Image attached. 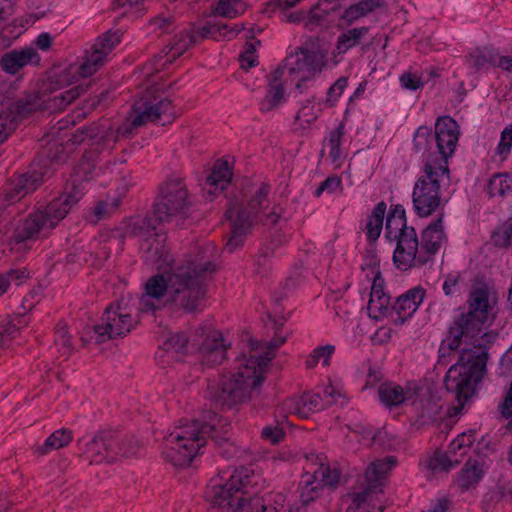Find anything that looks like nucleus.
<instances>
[{"label": "nucleus", "mask_w": 512, "mask_h": 512, "mask_svg": "<svg viewBox=\"0 0 512 512\" xmlns=\"http://www.w3.org/2000/svg\"><path fill=\"white\" fill-rule=\"evenodd\" d=\"M166 240L165 233H155L153 241L146 238L140 245L145 262L158 270H169L146 281L138 310L148 313L171 305L174 310L185 313L202 311L207 283L215 265L203 256H188L174 261L166 247Z\"/></svg>", "instance_id": "f257e3e1"}, {"label": "nucleus", "mask_w": 512, "mask_h": 512, "mask_svg": "<svg viewBox=\"0 0 512 512\" xmlns=\"http://www.w3.org/2000/svg\"><path fill=\"white\" fill-rule=\"evenodd\" d=\"M274 337L268 342H252L248 353H244L235 360V371L224 375L217 384H210L207 390L208 398L219 407L232 408L248 400L254 391H257L264 380V373L275 351L287 339L281 333L285 318L274 319Z\"/></svg>", "instance_id": "f03ea898"}, {"label": "nucleus", "mask_w": 512, "mask_h": 512, "mask_svg": "<svg viewBox=\"0 0 512 512\" xmlns=\"http://www.w3.org/2000/svg\"><path fill=\"white\" fill-rule=\"evenodd\" d=\"M444 213L441 212L421 233L418 239L416 230L407 225L402 206L392 209L386 218L385 238L395 243L393 261L398 269L408 270L426 264L447 241L443 228Z\"/></svg>", "instance_id": "7ed1b4c3"}, {"label": "nucleus", "mask_w": 512, "mask_h": 512, "mask_svg": "<svg viewBox=\"0 0 512 512\" xmlns=\"http://www.w3.org/2000/svg\"><path fill=\"white\" fill-rule=\"evenodd\" d=\"M177 117V111L172 101L162 94L147 90L132 106L127 121L121 124L116 135L110 125L96 124L79 128L68 140L72 145H79L86 140L95 144L115 142L120 136H128L133 128H138L150 122L162 125L171 123Z\"/></svg>", "instance_id": "20e7f679"}, {"label": "nucleus", "mask_w": 512, "mask_h": 512, "mask_svg": "<svg viewBox=\"0 0 512 512\" xmlns=\"http://www.w3.org/2000/svg\"><path fill=\"white\" fill-rule=\"evenodd\" d=\"M85 185L78 177L71 179L65 191L47 205H41L21 221L15 231L17 243L46 238L67 216L85 193Z\"/></svg>", "instance_id": "39448f33"}, {"label": "nucleus", "mask_w": 512, "mask_h": 512, "mask_svg": "<svg viewBox=\"0 0 512 512\" xmlns=\"http://www.w3.org/2000/svg\"><path fill=\"white\" fill-rule=\"evenodd\" d=\"M467 303L468 311L453 320L446 337L440 344L439 358L441 361L451 352L459 350L462 344L476 342V337L482 333L483 326L494 318V303L490 298L487 287L473 288Z\"/></svg>", "instance_id": "423d86ee"}, {"label": "nucleus", "mask_w": 512, "mask_h": 512, "mask_svg": "<svg viewBox=\"0 0 512 512\" xmlns=\"http://www.w3.org/2000/svg\"><path fill=\"white\" fill-rule=\"evenodd\" d=\"M190 348H196L201 363L206 366L221 364L225 359L227 346L222 333L210 325L199 326L188 338L184 333H171L156 353V358L162 366L180 361Z\"/></svg>", "instance_id": "0eeeda50"}, {"label": "nucleus", "mask_w": 512, "mask_h": 512, "mask_svg": "<svg viewBox=\"0 0 512 512\" xmlns=\"http://www.w3.org/2000/svg\"><path fill=\"white\" fill-rule=\"evenodd\" d=\"M269 191V186L262 183L246 206L235 204L227 210L231 231L225 249L230 253L243 245L253 223L272 227L278 222L281 209L275 205L270 207Z\"/></svg>", "instance_id": "6e6552de"}, {"label": "nucleus", "mask_w": 512, "mask_h": 512, "mask_svg": "<svg viewBox=\"0 0 512 512\" xmlns=\"http://www.w3.org/2000/svg\"><path fill=\"white\" fill-rule=\"evenodd\" d=\"M188 190L180 179H169L160 188L152 216L136 217L130 224L131 232L145 240L154 239L156 224L171 222L185 216L190 208Z\"/></svg>", "instance_id": "1a4fd4ad"}, {"label": "nucleus", "mask_w": 512, "mask_h": 512, "mask_svg": "<svg viewBox=\"0 0 512 512\" xmlns=\"http://www.w3.org/2000/svg\"><path fill=\"white\" fill-rule=\"evenodd\" d=\"M459 139V126L449 116L439 117L434 132L426 126H420L413 138L415 153L419 154L422 163H430L443 169L448 168V158L456 149Z\"/></svg>", "instance_id": "9d476101"}, {"label": "nucleus", "mask_w": 512, "mask_h": 512, "mask_svg": "<svg viewBox=\"0 0 512 512\" xmlns=\"http://www.w3.org/2000/svg\"><path fill=\"white\" fill-rule=\"evenodd\" d=\"M462 350L459 361L449 368L444 378L446 390L454 394L459 404L457 409H462L475 395L476 388L486 372L488 359L486 349L480 345Z\"/></svg>", "instance_id": "9b49d317"}, {"label": "nucleus", "mask_w": 512, "mask_h": 512, "mask_svg": "<svg viewBox=\"0 0 512 512\" xmlns=\"http://www.w3.org/2000/svg\"><path fill=\"white\" fill-rule=\"evenodd\" d=\"M230 424L214 414L209 423L199 420L182 423L175 427L166 437V445L176 444L179 448H204L210 445L229 444Z\"/></svg>", "instance_id": "f8f14e48"}, {"label": "nucleus", "mask_w": 512, "mask_h": 512, "mask_svg": "<svg viewBox=\"0 0 512 512\" xmlns=\"http://www.w3.org/2000/svg\"><path fill=\"white\" fill-rule=\"evenodd\" d=\"M120 43L117 32L107 31L99 36L91 49L75 63L55 76V84L59 91L76 83L80 78H87L95 74L107 61L108 55Z\"/></svg>", "instance_id": "ddd939ff"}, {"label": "nucleus", "mask_w": 512, "mask_h": 512, "mask_svg": "<svg viewBox=\"0 0 512 512\" xmlns=\"http://www.w3.org/2000/svg\"><path fill=\"white\" fill-rule=\"evenodd\" d=\"M422 171L423 174L414 184L412 202L419 217H429L437 210H443L446 204L441 188L449 181L450 171L430 163H423Z\"/></svg>", "instance_id": "4468645a"}, {"label": "nucleus", "mask_w": 512, "mask_h": 512, "mask_svg": "<svg viewBox=\"0 0 512 512\" xmlns=\"http://www.w3.org/2000/svg\"><path fill=\"white\" fill-rule=\"evenodd\" d=\"M85 91L86 88L82 85L73 86L65 91L53 88L48 95L44 92L26 95L10 103L7 110L18 123L21 119L39 110L61 111L80 95L84 94Z\"/></svg>", "instance_id": "2eb2a0df"}, {"label": "nucleus", "mask_w": 512, "mask_h": 512, "mask_svg": "<svg viewBox=\"0 0 512 512\" xmlns=\"http://www.w3.org/2000/svg\"><path fill=\"white\" fill-rule=\"evenodd\" d=\"M394 456L373 461L365 472V488L347 496L349 505L346 512H383L384 507L372 505L376 494L382 492L388 473L396 466Z\"/></svg>", "instance_id": "dca6fc26"}, {"label": "nucleus", "mask_w": 512, "mask_h": 512, "mask_svg": "<svg viewBox=\"0 0 512 512\" xmlns=\"http://www.w3.org/2000/svg\"><path fill=\"white\" fill-rule=\"evenodd\" d=\"M258 476L247 467L234 470L229 479L223 482L222 477L213 478L207 487L205 497L212 508L219 512H231L242 488L257 484Z\"/></svg>", "instance_id": "f3484780"}, {"label": "nucleus", "mask_w": 512, "mask_h": 512, "mask_svg": "<svg viewBox=\"0 0 512 512\" xmlns=\"http://www.w3.org/2000/svg\"><path fill=\"white\" fill-rule=\"evenodd\" d=\"M324 66V55L305 48H298L294 53L287 56L282 65L276 70L290 84L295 82L296 89L302 92L303 83L313 79Z\"/></svg>", "instance_id": "a211bd4d"}, {"label": "nucleus", "mask_w": 512, "mask_h": 512, "mask_svg": "<svg viewBox=\"0 0 512 512\" xmlns=\"http://www.w3.org/2000/svg\"><path fill=\"white\" fill-rule=\"evenodd\" d=\"M136 323L137 320L131 316L127 307L111 304L93 327L95 341L100 344L125 336L135 327Z\"/></svg>", "instance_id": "6ab92c4d"}, {"label": "nucleus", "mask_w": 512, "mask_h": 512, "mask_svg": "<svg viewBox=\"0 0 512 512\" xmlns=\"http://www.w3.org/2000/svg\"><path fill=\"white\" fill-rule=\"evenodd\" d=\"M46 161L44 159L34 161L27 173L15 177L5 190V199L13 203L35 191L41 185L45 176L51 173Z\"/></svg>", "instance_id": "aec40b11"}, {"label": "nucleus", "mask_w": 512, "mask_h": 512, "mask_svg": "<svg viewBox=\"0 0 512 512\" xmlns=\"http://www.w3.org/2000/svg\"><path fill=\"white\" fill-rule=\"evenodd\" d=\"M299 492L301 506L290 509V512H310V509L314 512H325V503L320 500V497L326 490L320 479H315L310 472H307L299 483Z\"/></svg>", "instance_id": "412c9836"}, {"label": "nucleus", "mask_w": 512, "mask_h": 512, "mask_svg": "<svg viewBox=\"0 0 512 512\" xmlns=\"http://www.w3.org/2000/svg\"><path fill=\"white\" fill-rule=\"evenodd\" d=\"M378 396L383 405L388 408L396 407L406 402L417 406L416 398L419 388L416 384L408 383L406 386L388 382L382 383L378 388Z\"/></svg>", "instance_id": "4be33fe9"}, {"label": "nucleus", "mask_w": 512, "mask_h": 512, "mask_svg": "<svg viewBox=\"0 0 512 512\" xmlns=\"http://www.w3.org/2000/svg\"><path fill=\"white\" fill-rule=\"evenodd\" d=\"M489 465L490 460L481 453H475L474 456L470 457L457 478V484L461 490L467 491L478 484L485 475Z\"/></svg>", "instance_id": "5701e85b"}, {"label": "nucleus", "mask_w": 512, "mask_h": 512, "mask_svg": "<svg viewBox=\"0 0 512 512\" xmlns=\"http://www.w3.org/2000/svg\"><path fill=\"white\" fill-rule=\"evenodd\" d=\"M288 84L289 81L275 69L268 78L266 94L259 102L260 111L267 113L282 105L286 101L285 87Z\"/></svg>", "instance_id": "b1692460"}, {"label": "nucleus", "mask_w": 512, "mask_h": 512, "mask_svg": "<svg viewBox=\"0 0 512 512\" xmlns=\"http://www.w3.org/2000/svg\"><path fill=\"white\" fill-rule=\"evenodd\" d=\"M40 60V55L34 48L25 47L5 53L0 58V66L5 73L15 75L29 64H39Z\"/></svg>", "instance_id": "393cba45"}, {"label": "nucleus", "mask_w": 512, "mask_h": 512, "mask_svg": "<svg viewBox=\"0 0 512 512\" xmlns=\"http://www.w3.org/2000/svg\"><path fill=\"white\" fill-rule=\"evenodd\" d=\"M424 296L425 290L421 287L412 288L405 294L399 296L392 309L396 314L394 322L396 324H403L409 319L417 311Z\"/></svg>", "instance_id": "a878e982"}, {"label": "nucleus", "mask_w": 512, "mask_h": 512, "mask_svg": "<svg viewBox=\"0 0 512 512\" xmlns=\"http://www.w3.org/2000/svg\"><path fill=\"white\" fill-rule=\"evenodd\" d=\"M232 179V172L227 161L218 160L203 186L204 195L212 200L213 196L227 188Z\"/></svg>", "instance_id": "bb28decb"}, {"label": "nucleus", "mask_w": 512, "mask_h": 512, "mask_svg": "<svg viewBox=\"0 0 512 512\" xmlns=\"http://www.w3.org/2000/svg\"><path fill=\"white\" fill-rule=\"evenodd\" d=\"M284 408L291 414L301 418H308L312 413L325 408L320 393H303L284 402Z\"/></svg>", "instance_id": "cd10ccee"}, {"label": "nucleus", "mask_w": 512, "mask_h": 512, "mask_svg": "<svg viewBox=\"0 0 512 512\" xmlns=\"http://www.w3.org/2000/svg\"><path fill=\"white\" fill-rule=\"evenodd\" d=\"M367 311L369 317L375 320L387 317L391 312L390 297L384 292L382 279L379 276L374 278Z\"/></svg>", "instance_id": "c85d7f7f"}, {"label": "nucleus", "mask_w": 512, "mask_h": 512, "mask_svg": "<svg viewBox=\"0 0 512 512\" xmlns=\"http://www.w3.org/2000/svg\"><path fill=\"white\" fill-rule=\"evenodd\" d=\"M459 463L460 460L456 457L455 450H434L421 462L424 469L431 475L448 472Z\"/></svg>", "instance_id": "c756f323"}, {"label": "nucleus", "mask_w": 512, "mask_h": 512, "mask_svg": "<svg viewBox=\"0 0 512 512\" xmlns=\"http://www.w3.org/2000/svg\"><path fill=\"white\" fill-rule=\"evenodd\" d=\"M197 42L198 38L195 33H192L191 29L175 35L171 44L165 47L161 52L160 57L166 58L162 66H165L167 63H172L178 57L183 55L191 45L196 44Z\"/></svg>", "instance_id": "7c9ffc66"}, {"label": "nucleus", "mask_w": 512, "mask_h": 512, "mask_svg": "<svg viewBox=\"0 0 512 512\" xmlns=\"http://www.w3.org/2000/svg\"><path fill=\"white\" fill-rule=\"evenodd\" d=\"M243 27L235 25L230 27L227 24L206 22L201 27L193 26L192 33H195L198 41L205 38H212L216 41L231 39L232 36L237 35Z\"/></svg>", "instance_id": "2f4dec72"}, {"label": "nucleus", "mask_w": 512, "mask_h": 512, "mask_svg": "<svg viewBox=\"0 0 512 512\" xmlns=\"http://www.w3.org/2000/svg\"><path fill=\"white\" fill-rule=\"evenodd\" d=\"M162 457L177 469L196 467L200 461V450H164Z\"/></svg>", "instance_id": "473e14b6"}, {"label": "nucleus", "mask_w": 512, "mask_h": 512, "mask_svg": "<svg viewBox=\"0 0 512 512\" xmlns=\"http://www.w3.org/2000/svg\"><path fill=\"white\" fill-rule=\"evenodd\" d=\"M321 112L320 102L317 104L313 99H308L298 110L295 121H294V130L295 131H304L310 129L314 122L319 117Z\"/></svg>", "instance_id": "72a5a7b5"}, {"label": "nucleus", "mask_w": 512, "mask_h": 512, "mask_svg": "<svg viewBox=\"0 0 512 512\" xmlns=\"http://www.w3.org/2000/svg\"><path fill=\"white\" fill-rule=\"evenodd\" d=\"M498 52L490 47L475 48L469 53L467 63L475 71L487 70L489 67H496Z\"/></svg>", "instance_id": "f704fd0d"}, {"label": "nucleus", "mask_w": 512, "mask_h": 512, "mask_svg": "<svg viewBox=\"0 0 512 512\" xmlns=\"http://www.w3.org/2000/svg\"><path fill=\"white\" fill-rule=\"evenodd\" d=\"M307 461H313L314 459L319 462V467L310 472L315 479H320L322 485H324V489L329 491L332 486H334L340 477V473L336 468H330L329 465H326L323 462L322 456L317 455L314 457L313 453H310L306 456Z\"/></svg>", "instance_id": "c9c22d12"}, {"label": "nucleus", "mask_w": 512, "mask_h": 512, "mask_svg": "<svg viewBox=\"0 0 512 512\" xmlns=\"http://www.w3.org/2000/svg\"><path fill=\"white\" fill-rule=\"evenodd\" d=\"M369 32V27L361 26L348 29L341 33L336 42V52L338 54H344L350 49L360 44L362 38H364Z\"/></svg>", "instance_id": "e433bc0d"}, {"label": "nucleus", "mask_w": 512, "mask_h": 512, "mask_svg": "<svg viewBox=\"0 0 512 512\" xmlns=\"http://www.w3.org/2000/svg\"><path fill=\"white\" fill-rule=\"evenodd\" d=\"M385 213L386 204L382 201L374 207L372 213L369 215L365 226L366 236L369 241L374 242L379 238L383 228Z\"/></svg>", "instance_id": "4c0bfd02"}, {"label": "nucleus", "mask_w": 512, "mask_h": 512, "mask_svg": "<svg viewBox=\"0 0 512 512\" xmlns=\"http://www.w3.org/2000/svg\"><path fill=\"white\" fill-rule=\"evenodd\" d=\"M343 136L344 125L340 123L338 127L329 133L327 142L325 143V147H329V157L336 166H340L343 159V152L341 150Z\"/></svg>", "instance_id": "58836bf2"}, {"label": "nucleus", "mask_w": 512, "mask_h": 512, "mask_svg": "<svg viewBox=\"0 0 512 512\" xmlns=\"http://www.w3.org/2000/svg\"><path fill=\"white\" fill-rule=\"evenodd\" d=\"M231 512H276V508H268L261 496H253L245 500L240 493Z\"/></svg>", "instance_id": "ea45409f"}, {"label": "nucleus", "mask_w": 512, "mask_h": 512, "mask_svg": "<svg viewBox=\"0 0 512 512\" xmlns=\"http://www.w3.org/2000/svg\"><path fill=\"white\" fill-rule=\"evenodd\" d=\"M246 10V4L243 0H219L213 9V14L233 19L241 15Z\"/></svg>", "instance_id": "a19ab883"}, {"label": "nucleus", "mask_w": 512, "mask_h": 512, "mask_svg": "<svg viewBox=\"0 0 512 512\" xmlns=\"http://www.w3.org/2000/svg\"><path fill=\"white\" fill-rule=\"evenodd\" d=\"M512 191V179L507 174L493 175L487 186V193L490 197H504Z\"/></svg>", "instance_id": "79ce46f5"}, {"label": "nucleus", "mask_w": 512, "mask_h": 512, "mask_svg": "<svg viewBox=\"0 0 512 512\" xmlns=\"http://www.w3.org/2000/svg\"><path fill=\"white\" fill-rule=\"evenodd\" d=\"M339 0H321L313 9L310 11V21L321 25L327 22V18L331 12H335L339 9Z\"/></svg>", "instance_id": "37998d69"}, {"label": "nucleus", "mask_w": 512, "mask_h": 512, "mask_svg": "<svg viewBox=\"0 0 512 512\" xmlns=\"http://www.w3.org/2000/svg\"><path fill=\"white\" fill-rule=\"evenodd\" d=\"M334 351L335 346L331 344L315 348L306 359V367L309 369L314 368L320 361H322L323 365L328 366L329 359Z\"/></svg>", "instance_id": "c03bdc74"}, {"label": "nucleus", "mask_w": 512, "mask_h": 512, "mask_svg": "<svg viewBox=\"0 0 512 512\" xmlns=\"http://www.w3.org/2000/svg\"><path fill=\"white\" fill-rule=\"evenodd\" d=\"M27 25H29L28 20L24 22L21 19H15L0 30V39L6 41L5 46L10 45L13 40L23 33Z\"/></svg>", "instance_id": "a18cd8bd"}, {"label": "nucleus", "mask_w": 512, "mask_h": 512, "mask_svg": "<svg viewBox=\"0 0 512 512\" xmlns=\"http://www.w3.org/2000/svg\"><path fill=\"white\" fill-rule=\"evenodd\" d=\"M73 436L70 429L61 428L53 432L45 441L44 448H64L70 445Z\"/></svg>", "instance_id": "49530a36"}, {"label": "nucleus", "mask_w": 512, "mask_h": 512, "mask_svg": "<svg viewBox=\"0 0 512 512\" xmlns=\"http://www.w3.org/2000/svg\"><path fill=\"white\" fill-rule=\"evenodd\" d=\"M54 344L58 351L62 353V355L68 356L71 354L72 346L66 325L59 324L57 326L55 331Z\"/></svg>", "instance_id": "de8ad7c7"}, {"label": "nucleus", "mask_w": 512, "mask_h": 512, "mask_svg": "<svg viewBox=\"0 0 512 512\" xmlns=\"http://www.w3.org/2000/svg\"><path fill=\"white\" fill-rule=\"evenodd\" d=\"M117 207L118 200H113L112 202L98 203L93 210V214L90 217V221L93 223H97L100 220L110 217L116 211Z\"/></svg>", "instance_id": "09e8293b"}, {"label": "nucleus", "mask_w": 512, "mask_h": 512, "mask_svg": "<svg viewBox=\"0 0 512 512\" xmlns=\"http://www.w3.org/2000/svg\"><path fill=\"white\" fill-rule=\"evenodd\" d=\"M17 124L7 109L0 112V144L16 129Z\"/></svg>", "instance_id": "8fccbe9b"}, {"label": "nucleus", "mask_w": 512, "mask_h": 512, "mask_svg": "<svg viewBox=\"0 0 512 512\" xmlns=\"http://www.w3.org/2000/svg\"><path fill=\"white\" fill-rule=\"evenodd\" d=\"M512 148V125L507 126L501 132L500 141L496 147V154L505 158Z\"/></svg>", "instance_id": "3c124183"}, {"label": "nucleus", "mask_w": 512, "mask_h": 512, "mask_svg": "<svg viewBox=\"0 0 512 512\" xmlns=\"http://www.w3.org/2000/svg\"><path fill=\"white\" fill-rule=\"evenodd\" d=\"M302 0H270L265 4L263 12L271 14L276 11H286L290 8L295 7Z\"/></svg>", "instance_id": "603ef678"}, {"label": "nucleus", "mask_w": 512, "mask_h": 512, "mask_svg": "<svg viewBox=\"0 0 512 512\" xmlns=\"http://www.w3.org/2000/svg\"><path fill=\"white\" fill-rule=\"evenodd\" d=\"M302 0H270L265 4L263 12L271 14L276 11H286L290 8L295 7Z\"/></svg>", "instance_id": "864d4df0"}, {"label": "nucleus", "mask_w": 512, "mask_h": 512, "mask_svg": "<svg viewBox=\"0 0 512 512\" xmlns=\"http://www.w3.org/2000/svg\"><path fill=\"white\" fill-rule=\"evenodd\" d=\"M493 498L497 501L512 502V480H499L493 492Z\"/></svg>", "instance_id": "5fc2aeb1"}, {"label": "nucleus", "mask_w": 512, "mask_h": 512, "mask_svg": "<svg viewBox=\"0 0 512 512\" xmlns=\"http://www.w3.org/2000/svg\"><path fill=\"white\" fill-rule=\"evenodd\" d=\"M285 436V432L278 426H266L261 432V437L268 441L270 445H277L281 443Z\"/></svg>", "instance_id": "6e6d98bb"}, {"label": "nucleus", "mask_w": 512, "mask_h": 512, "mask_svg": "<svg viewBox=\"0 0 512 512\" xmlns=\"http://www.w3.org/2000/svg\"><path fill=\"white\" fill-rule=\"evenodd\" d=\"M118 438V434L113 430H104L101 431L98 435L94 436L91 443L93 445L110 447L113 445H119L116 441Z\"/></svg>", "instance_id": "4d7b16f0"}, {"label": "nucleus", "mask_w": 512, "mask_h": 512, "mask_svg": "<svg viewBox=\"0 0 512 512\" xmlns=\"http://www.w3.org/2000/svg\"><path fill=\"white\" fill-rule=\"evenodd\" d=\"M365 445H372V446H382L385 448H391L392 446L399 445L398 442H396V439L390 436L386 431H378L377 433L373 434L371 437L370 443H365Z\"/></svg>", "instance_id": "13d9d810"}, {"label": "nucleus", "mask_w": 512, "mask_h": 512, "mask_svg": "<svg viewBox=\"0 0 512 512\" xmlns=\"http://www.w3.org/2000/svg\"><path fill=\"white\" fill-rule=\"evenodd\" d=\"M365 17L360 5L358 3L352 4L347 7L340 19L346 24L351 25L356 22L358 19Z\"/></svg>", "instance_id": "bf43d9fd"}, {"label": "nucleus", "mask_w": 512, "mask_h": 512, "mask_svg": "<svg viewBox=\"0 0 512 512\" xmlns=\"http://www.w3.org/2000/svg\"><path fill=\"white\" fill-rule=\"evenodd\" d=\"M18 332L19 330L14 324L0 326V349L8 348Z\"/></svg>", "instance_id": "052dcab7"}, {"label": "nucleus", "mask_w": 512, "mask_h": 512, "mask_svg": "<svg viewBox=\"0 0 512 512\" xmlns=\"http://www.w3.org/2000/svg\"><path fill=\"white\" fill-rule=\"evenodd\" d=\"M401 85L408 90L416 91L424 84L423 80L417 74L405 72L400 76Z\"/></svg>", "instance_id": "680f3d73"}, {"label": "nucleus", "mask_w": 512, "mask_h": 512, "mask_svg": "<svg viewBox=\"0 0 512 512\" xmlns=\"http://www.w3.org/2000/svg\"><path fill=\"white\" fill-rule=\"evenodd\" d=\"M347 87V78L341 77L328 89L326 102L333 105Z\"/></svg>", "instance_id": "e2e57ef3"}, {"label": "nucleus", "mask_w": 512, "mask_h": 512, "mask_svg": "<svg viewBox=\"0 0 512 512\" xmlns=\"http://www.w3.org/2000/svg\"><path fill=\"white\" fill-rule=\"evenodd\" d=\"M322 396V403L325 404V408L331 404L337 403L338 399L342 396L340 389L329 383L325 386L322 392H319Z\"/></svg>", "instance_id": "0e129e2a"}, {"label": "nucleus", "mask_w": 512, "mask_h": 512, "mask_svg": "<svg viewBox=\"0 0 512 512\" xmlns=\"http://www.w3.org/2000/svg\"><path fill=\"white\" fill-rule=\"evenodd\" d=\"M113 8H127L123 14L129 11L139 13L144 10L142 0H113Z\"/></svg>", "instance_id": "69168bd1"}, {"label": "nucleus", "mask_w": 512, "mask_h": 512, "mask_svg": "<svg viewBox=\"0 0 512 512\" xmlns=\"http://www.w3.org/2000/svg\"><path fill=\"white\" fill-rule=\"evenodd\" d=\"M475 441V432L470 431L469 433H462L458 435L456 439H454L450 448H471L474 445Z\"/></svg>", "instance_id": "338daca9"}, {"label": "nucleus", "mask_w": 512, "mask_h": 512, "mask_svg": "<svg viewBox=\"0 0 512 512\" xmlns=\"http://www.w3.org/2000/svg\"><path fill=\"white\" fill-rule=\"evenodd\" d=\"M63 151L64 148L62 144L54 143L51 144L45 151V157L49 160L51 164L58 163L64 161L65 159Z\"/></svg>", "instance_id": "774afa93"}]
</instances>
